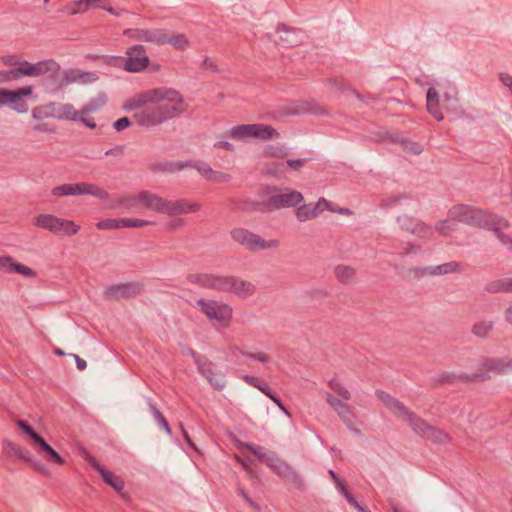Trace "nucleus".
Returning <instances> with one entry per match:
<instances>
[{"label":"nucleus","instance_id":"obj_37","mask_svg":"<svg viewBox=\"0 0 512 512\" xmlns=\"http://www.w3.org/2000/svg\"><path fill=\"white\" fill-rule=\"evenodd\" d=\"M31 115L36 120H43L49 117H55L54 103L33 108Z\"/></svg>","mask_w":512,"mask_h":512},{"label":"nucleus","instance_id":"obj_32","mask_svg":"<svg viewBox=\"0 0 512 512\" xmlns=\"http://www.w3.org/2000/svg\"><path fill=\"white\" fill-rule=\"evenodd\" d=\"M79 230V225H77L74 221L58 217L54 234L72 236L77 234Z\"/></svg>","mask_w":512,"mask_h":512},{"label":"nucleus","instance_id":"obj_21","mask_svg":"<svg viewBox=\"0 0 512 512\" xmlns=\"http://www.w3.org/2000/svg\"><path fill=\"white\" fill-rule=\"evenodd\" d=\"M486 372H480L472 375L473 380H485L491 376V373L512 372V360L490 359L484 364Z\"/></svg>","mask_w":512,"mask_h":512},{"label":"nucleus","instance_id":"obj_10","mask_svg":"<svg viewBox=\"0 0 512 512\" xmlns=\"http://www.w3.org/2000/svg\"><path fill=\"white\" fill-rule=\"evenodd\" d=\"M264 193L268 197L267 204L274 209L294 207L303 202L304 199L299 191L289 187L280 189L266 187Z\"/></svg>","mask_w":512,"mask_h":512},{"label":"nucleus","instance_id":"obj_43","mask_svg":"<svg viewBox=\"0 0 512 512\" xmlns=\"http://www.w3.org/2000/svg\"><path fill=\"white\" fill-rule=\"evenodd\" d=\"M428 435L426 438L432 440L433 442L439 443V444H445L449 441L448 434L444 433L443 431L436 430L433 427L427 428Z\"/></svg>","mask_w":512,"mask_h":512},{"label":"nucleus","instance_id":"obj_39","mask_svg":"<svg viewBox=\"0 0 512 512\" xmlns=\"http://www.w3.org/2000/svg\"><path fill=\"white\" fill-rule=\"evenodd\" d=\"M406 422L413 428V430L423 437H427L428 432L427 428H431L427 423L423 420L417 418L413 413L410 419H407Z\"/></svg>","mask_w":512,"mask_h":512},{"label":"nucleus","instance_id":"obj_33","mask_svg":"<svg viewBox=\"0 0 512 512\" xmlns=\"http://www.w3.org/2000/svg\"><path fill=\"white\" fill-rule=\"evenodd\" d=\"M57 218V216L52 214H39L33 218V224L38 228L54 233Z\"/></svg>","mask_w":512,"mask_h":512},{"label":"nucleus","instance_id":"obj_27","mask_svg":"<svg viewBox=\"0 0 512 512\" xmlns=\"http://www.w3.org/2000/svg\"><path fill=\"white\" fill-rule=\"evenodd\" d=\"M286 114L299 115L304 113H311L316 115H322L325 113L324 109L319 107L317 104L310 101H302L291 103L285 108Z\"/></svg>","mask_w":512,"mask_h":512},{"label":"nucleus","instance_id":"obj_52","mask_svg":"<svg viewBox=\"0 0 512 512\" xmlns=\"http://www.w3.org/2000/svg\"><path fill=\"white\" fill-rule=\"evenodd\" d=\"M125 62H126L125 57H121V56H110L106 59V63L108 65L123 68L124 70H125Z\"/></svg>","mask_w":512,"mask_h":512},{"label":"nucleus","instance_id":"obj_49","mask_svg":"<svg viewBox=\"0 0 512 512\" xmlns=\"http://www.w3.org/2000/svg\"><path fill=\"white\" fill-rule=\"evenodd\" d=\"M153 415H154V418H155L157 424L161 428H163L167 434H170L171 433V429H170V426H169L168 422L164 418V416L158 410H156V409H153Z\"/></svg>","mask_w":512,"mask_h":512},{"label":"nucleus","instance_id":"obj_26","mask_svg":"<svg viewBox=\"0 0 512 512\" xmlns=\"http://www.w3.org/2000/svg\"><path fill=\"white\" fill-rule=\"evenodd\" d=\"M4 445L8 453L26 462H30L35 471L41 474H47V468L38 461L33 462L30 455L27 452H24L18 445L10 441H5Z\"/></svg>","mask_w":512,"mask_h":512},{"label":"nucleus","instance_id":"obj_50","mask_svg":"<svg viewBox=\"0 0 512 512\" xmlns=\"http://www.w3.org/2000/svg\"><path fill=\"white\" fill-rule=\"evenodd\" d=\"M195 169L207 180L210 179L213 169L206 163L195 164Z\"/></svg>","mask_w":512,"mask_h":512},{"label":"nucleus","instance_id":"obj_6","mask_svg":"<svg viewBox=\"0 0 512 512\" xmlns=\"http://www.w3.org/2000/svg\"><path fill=\"white\" fill-rule=\"evenodd\" d=\"M230 235L235 242L252 252L274 250L280 246V241L278 239L266 240L244 228H234L230 232Z\"/></svg>","mask_w":512,"mask_h":512},{"label":"nucleus","instance_id":"obj_40","mask_svg":"<svg viewBox=\"0 0 512 512\" xmlns=\"http://www.w3.org/2000/svg\"><path fill=\"white\" fill-rule=\"evenodd\" d=\"M333 393L341 397L340 400L348 401L351 398V394L347 388H345L338 380L331 379L328 383Z\"/></svg>","mask_w":512,"mask_h":512},{"label":"nucleus","instance_id":"obj_64","mask_svg":"<svg viewBox=\"0 0 512 512\" xmlns=\"http://www.w3.org/2000/svg\"><path fill=\"white\" fill-rule=\"evenodd\" d=\"M267 153L269 155H273V156H277V157H282L284 155L282 148H278V147H270L267 150Z\"/></svg>","mask_w":512,"mask_h":512},{"label":"nucleus","instance_id":"obj_18","mask_svg":"<svg viewBox=\"0 0 512 512\" xmlns=\"http://www.w3.org/2000/svg\"><path fill=\"white\" fill-rule=\"evenodd\" d=\"M327 208H331V202L325 198H320L315 203L304 204L297 208L296 218L300 222H306L318 217Z\"/></svg>","mask_w":512,"mask_h":512},{"label":"nucleus","instance_id":"obj_1","mask_svg":"<svg viewBox=\"0 0 512 512\" xmlns=\"http://www.w3.org/2000/svg\"><path fill=\"white\" fill-rule=\"evenodd\" d=\"M123 109L133 112V119L138 125L150 128L180 115L185 110V101L177 90L158 87L127 98Z\"/></svg>","mask_w":512,"mask_h":512},{"label":"nucleus","instance_id":"obj_12","mask_svg":"<svg viewBox=\"0 0 512 512\" xmlns=\"http://www.w3.org/2000/svg\"><path fill=\"white\" fill-rule=\"evenodd\" d=\"M59 64L52 60H42L36 63H30L28 61H24L20 63L19 68H17V73L19 79L21 77H40L48 73H56L59 71Z\"/></svg>","mask_w":512,"mask_h":512},{"label":"nucleus","instance_id":"obj_51","mask_svg":"<svg viewBox=\"0 0 512 512\" xmlns=\"http://www.w3.org/2000/svg\"><path fill=\"white\" fill-rule=\"evenodd\" d=\"M344 495V497L346 498L347 502L353 506L354 508L358 509L359 511L361 512H369L367 511L364 507H362L358 502L357 500L346 490V488L344 490L341 491Z\"/></svg>","mask_w":512,"mask_h":512},{"label":"nucleus","instance_id":"obj_20","mask_svg":"<svg viewBox=\"0 0 512 512\" xmlns=\"http://www.w3.org/2000/svg\"><path fill=\"white\" fill-rule=\"evenodd\" d=\"M326 400L348 427H354L356 423V417L346 401H342L336 398L332 393H327Z\"/></svg>","mask_w":512,"mask_h":512},{"label":"nucleus","instance_id":"obj_56","mask_svg":"<svg viewBox=\"0 0 512 512\" xmlns=\"http://www.w3.org/2000/svg\"><path fill=\"white\" fill-rule=\"evenodd\" d=\"M244 356L251 357L253 359H256L260 362H267L269 357L264 352H258V353H243Z\"/></svg>","mask_w":512,"mask_h":512},{"label":"nucleus","instance_id":"obj_2","mask_svg":"<svg viewBox=\"0 0 512 512\" xmlns=\"http://www.w3.org/2000/svg\"><path fill=\"white\" fill-rule=\"evenodd\" d=\"M449 216L451 219L464 222L471 226L492 230L499 238L501 237V231L508 227V221L503 217L494 216L484 210L466 205L454 206L450 209Z\"/></svg>","mask_w":512,"mask_h":512},{"label":"nucleus","instance_id":"obj_47","mask_svg":"<svg viewBox=\"0 0 512 512\" xmlns=\"http://www.w3.org/2000/svg\"><path fill=\"white\" fill-rule=\"evenodd\" d=\"M19 79L17 68L0 71V84Z\"/></svg>","mask_w":512,"mask_h":512},{"label":"nucleus","instance_id":"obj_17","mask_svg":"<svg viewBox=\"0 0 512 512\" xmlns=\"http://www.w3.org/2000/svg\"><path fill=\"white\" fill-rule=\"evenodd\" d=\"M54 112L55 118L80 121L91 129L96 128L94 121L83 116L82 109L76 110L71 104L54 103Z\"/></svg>","mask_w":512,"mask_h":512},{"label":"nucleus","instance_id":"obj_59","mask_svg":"<svg viewBox=\"0 0 512 512\" xmlns=\"http://www.w3.org/2000/svg\"><path fill=\"white\" fill-rule=\"evenodd\" d=\"M183 225H184L183 219H180V218L173 219L168 223V229L175 230V229L181 228Z\"/></svg>","mask_w":512,"mask_h":512},{"label":"nucleus","instance_id":"obj_15","mask_svg":"<svg viewBox=\"0 0 512 512\" xmlns=\"http://www.w3.org/2000/svg\"><path fill=\"white\" fill-rule=\"evenodd\" d=\"M155 224L154 221L140 218H107L99 221L96 227L99 230H119L123 228H143Z\"/></svg>","mask_w":512,"mask_h":512},{"label":"nucleus","instance_id":"obj_3","mask_svg":"<svg viewBox=\"0 0 512 512\" xmlns=\"http://www.w3.org/2000/svg\"><path fill=\"white\" fill-rule=\"evenodd\" d=\"M195 308L215 327L228 328L233 318V308L220 300L200 298Z\"/></svg>","mask_w":512,"mask_h":512},{"label":"nucleus","instance_id":"obj_58","mask_svg":"<svg viewBox=\"0 0 512 512\" xmlns=\"http://www.w3.org/2000/svg\"><path fill=\"white\" fill-rule=\"evenodd\" d=\"M326 210H329L331 212H336V213H339V214L345 215V216L352 215V212L348 208H341V207L334 205L333 203H331V208H327Z\"/></svg>","mask_w":512,"mask_h":512},{"label":"nucleus","instance_id":"obj_9","mask_svg":"<svg viewBox=\"0 0 512 512\" xmlns=\"http://www.w3.org/2000/svg\"><path fill=\"white\" fill-rule=\"evenodd\" d=\"M237 448L249 450L261 462L268 465L270 468H272L275 472H277L280 476L284 478L289 479L294 476V472L291 470V468L286 463L281 461L274 452L268 451L262 447L257 448L252 444L240 441L237 442Z\"/></svg>","mask_w":512,"mask_h":512},{"label":"nucleus","instance_id":"obj_28","mask_svg":"<svg viewBox=\"0 0 512 512\" xmlns=\"http://www.w3.org/2000/svg\"><path fill=\"white\" fill-rule=\"evenodd\" d=\"M399 222L403 229L410 231L420 238H428L433 234L432 229L424 223L414 222L407 217L399 218Z\"/></svg>","mask_w":512,"mask_h":512},{"label":"nucleus","instance_id":"obj_57","mask_svg":"<svg viewBox=\"0 0 512 512\" xmlns=\"http://www.w3.org/2000/svg\"><path fill=\"white\" fill-rule=\"evenodd\" d=\"M305 163H306L305 159H295V160L287 161V165L294 170H299L300 168H302L305 165Z\"/></svg>","mask_w":512,"mask_h":512},{"label":"nucleus","instance_id":"obj_61","mask_svg":"<svg viewBox=\"0 0 512 512\" xmlns=\"http://www.w3.org/2000/svg\"><path fill=\"white\" fill-rule=\"evenodd\" d=\"M427 101H439V95L435 88H429L426 95Z\"/></svg>","mask_w":512,"mask_h":512},{"label":"nucleus","instance_id":"obj_16","mask_svg":"<svg viewBox=\"0 0 512 512\" xmlns=\"http://www.w3.org/2000/svg\"><path fill=\"white\" fill-rule=\"evenodd\" d=\"M129 39L147 42L155 45H163L164 29L158 28H129L123 31Z\"/></svg>","mask_w":512,"mask_h":512},{"label":"nucleus","instance_id":"obj_48","mask_svg":"<svg viewBox=\"0 0 512 512\" xmlns=\"http://www.w3.org/2000/svg\"><path fill=\"white\" fill-rule=\"evenodd\" d=\"M231 179L232 177L229 174L213 170L209 180L214 183H227Z\"/></svg>","mask_w":512,"mask_h":512},{"label":"nucleus","instance_id":"obj_8","mask_svg":"<svg viewBox=\"0 0 512 512\" xmlns=\"http://www.w3.org/2000/svg\"><path fill=\"white\" fill-rule=\"evenodd\" d=\"M18 428H20L26 436L30 439L32 446L36 451L49 463L63 465L65 460L63 457L50 446L39 434H37L33 428L23 420L16 422Z\"/></svg>","mask_w":512,"mask_h":512},{"label":"nucleus","instance_id":"obj_29","mask_svg":"<svg viewBox=\"0 0 512 512\" xmlns=\"http://www.w3.org/2000/svg\"><path fill=\"white\" fill-rule=\"evenodd\" d=\"M255 291V286L252 282L232 276L230 282V293H234L240 298H247Z\"/></svg>","mask_w":512,"mask_h":512},{"label":"nucleus","instance_id":"obj_42","mask_svg":"<svg viewBox=\"0 0 512 512\" xmlns=\"http://www.w3.org/2000/svg\"><path fill=\"white\" fill-rule=\"evenodd\" d=\"M89 9L90 8L87 4V1H85V0H77L65 8L66 12L69 15H76L79 13H84V12L88 11Z\"/></svg>","mask_w":512,"mask_h":512},{"label":"nucleus","instance_id":"obj_7","mask_svg":"<svg viewBox=\"0 0 512 512\" xmlns=\"http://www.w3.org/2000/svg\"><path fill=\"white\" fill-rule=\"evenodd\" d=\"M51 194L57 197L90 195L101 200L109 198V193L104 188L88 182L62 184L54 187Z\"/></svg>","mask_w":512,"mask_h":512},{"label":"nucleus","instance_id":"obj_55","mask_svg":"<svg viewBox=\"0 0 512 512\" xmlns=\"http://www.w3.org/2000/svg\"><path fill=\"white\" fill-rule=\"evenodd\" d=\"M500 82L507 88H509L512 93V76L507 73H501L499 75Z\"/></svg>","mask_w":512,"mask_h":512},{"label":"nucleus","instance_id":"obj_30","mask_svg":"<svg viewBox=\"0 0 512 512\" xmlns=\"http://www.w3.org/2000/svg\"><path fill=\"white\" fill-rule=\"evenodd\" d=\"M164 44H170L177 50H186L189 47V40L186 35L181 33H170L164 30Z\"/></svg>","mask_w":512,"mask_h":512},{"label":"nucleus","instance_id":"obj_13","mask_svg":"<svg viewBox=\"0 0 512 512\" xmlns=\"http://www.w3.org/2000/svg\"><path fill=\"white\" fill-rule=\"evenodd\" d=\"M125 70L130 73H139L150 66L149 57L142 45H133L126 51Z\"/></svg>","mask_w":512,"mask_h":512},{"label":"nucleus","instance_id":"obj_53","mask_svg":"<svg viewBox=\"0 0 512 512\" xmlns=\"http://www.w3.org/2000/svg\"><path fill=\"white\" fill-rule=\"evenodd\" d=\"M24 61L25 60H20L15 56H6L2 59L3 64L14 68H19L20 63H23Z\"/></svg>","mask_w":512,"mask_h":512},{"label":"nucleus","instance_id":"obj_31","mask_svg":"<svg viewBox=\"0 0 512 512\" xmlns=\"http://www.w3.org/2000/svg\"><path fill=\"white\" fill-rule=\"evenodd\" d=\"M275 40L279 41L283 45L293 46L299 42L298 33L295 30L289 29L285 26L278 27Z\"/></svg>","mask_w":512,"mask_h":512},{"label":"nucleus","instance_id":"obj_41","mask_svg":"<svg viewBox=\"0 0 512 512\" xmlns=\"http://www.w3.org/2000/svg\"><path fill=\"white\" fill-rule=\"evenodd\" d=\"M493 328V322L488 320L479 321L474 324L472 333L477 337H486Z\"/></svg>","mask_w":512,"mask_h":512},{"label":"nucleus","instance_id":"obj_44","mask_svg":"<svg viewBox=\"0 0 512 512\" xmlns=\"http://www.w3.org/2000/svg\"><path fill=\"white\" fill-rule=\"evenodd\" d=\"M188 281L193 284H199L202 287L208 288L210 281V274H190Z\"/></svg>","mask_w":512,"mask_h":512},{"label":"nucleus","instance_id":"obj_63","mask_svg":"<svg viewBox=\"0 0 512 512\" xmlns=\"http://www.w3.org/2000/svg\"><path fill=\"white\" fill-rule=\"evenodd\" d=\"M329 474H330V476L333 478V480L335 481L337 488H338L340 491L344 490V489H345V485H344V484H343V482H342V481L337 477V475H336L332 470H330V471H329Z\"/></svg>","mask_w":512,"mask_h":512},{"label":"nucleus","instance_id":"obj_5","mask_svg":"<svg viewBox=\"0 0 512 512\" xmlns=\"http://www.w3.org/2000/svg\"><path fill=\"white\" fill-rule=\"evenodd\" d=\"M156 194L142 190L134 193H125L116 196L110 208H123L126 212H133L139 207H144L155 212Z\"/></svg>","mask_w":512,"mask_h":512},{"label":"nucleus","instance_id":"obj_4","mask_svg":"<svg viewBox=\"0 0 512 512\" xmlns=\"http://www.w3.org/2000/svg\"><path fill=\"white\" fill-rule=\"evenodd\" d=\"M227 136L242 142L250 139L267 141L277 138L279 133L272 126L266 124H242L232 127L227 132Z\"/></svg>","mask_w":512,"mask_h":512},{"label":"nucleus","instance_id":"obj_11","mask_svg":"<svg viewBox=\"0 0 512 512\" xmlns=\"http://www.w3.org/2000/svg\"><path fill=\"white\" fill-rule=\"evenodd\" d=\"M200 210V204L186 199L168 200L156 194L155 212L169 216L195 213Z\"/></svg>","mask_w":512,"mask_h":512},{"label":"nucleus","instance_id":"obj_35","mask_svg":"<svg viewBox=\"0 0 512 512\" xmlns=\"http://www.w3.org/2000/svg\"><path fill=\"white\" fill-rule=\"evenodd\" d=\"M231 280H232V276H222V275L210 274V281H209L208 288L216 289L221 292H229Z\"/></svg>","mask_w":512,"mask_h":512},{"label":"nucleus","instance_id":"obj_60","mask_svg":"<svg viewBox=\"0 0 512 512\" xmlns=\"http://www.w3.org/2000/svg\"><path fill=\"white\" fill-rule=\"evenodd\" d=\"M214 147L215 148H219V149H225V150H228V151H233L234 150V146L233 144H231L230 142L228 141H219V142H216L214 144Z\"/></svg>","mask_w":512,"mask_h":512},{"label":"nucleus","instance_id":"obj_14","mask_svg":"<svg viewBox=\"0 0 512 512\" xmlns=\"http://www.w3.org/2000/svg\"><path fill=\"white\" fill-rule=\"evenodd\" d=\"M32 94V86H24L17 90L6 89L4 106L20 114L26 113L29 110V105L25 98L30 97Z\"/></svg>","mask_w":512,"mask_h":512},{"label":"nucleus","instance_id":"obj_36","mask_svg":"<svg viewBox=\"0 0 512 512\" xmlns=\"http://www.w3.org/2000/svg\"><path fill=\"white\" fill-rule=\"evenodd\" d=\"M355 269L348 265H338L334 269L336 278L342 283H350L355 276Z\"/></svg>","mask_w":512,"mask_h":512},{"label":"nucleus","instance_id":"obj_24","mask_svg":"<svg viewBox=\"0 0 512 512\" xmlns=\"http://www.w3.org/2000/svg\"><path fill=\"white\" fill-rule=\"evenodd\" d=\"M98 79V76L92 72H84L79 69H71L66 70L62 73V84H70V83H81L87 84L92 83Z\"/></svg>","mask_w":512,"mask_h":512},{"label":"nucleus","instance_id":"obj_62","mask_svg":"<svg viewBox=\"0 0 512 512\" xmlns=\"http://www.w3.org/2000/svg\"><path fill=\"white\" fill-rule=\"evenodd\" d=\"M259 204L250 200H245L241 206L243 210H256Z\"/></svg>","mask_w":512,"mask_h":512},{"label":"nucleus","instance_id":"obj_46","mask_svg":"<svg viewBox=\"0 0 512 512\" xmlns=\"http://www.w3.org/2000/svg\"><path fill=\"white\" fill-rule=\"evenodd\" d=\"M427 111L430 115H432L436 120H443V114L439 110V101H427Z\"/></svg>","mask_w":512,"mask_h":512},{"label":"nucleus","instance_id":"obj_25","mask_svg":"<svg viewBox=\"0 0 512 512\" xmlns=\"http://www.w3.org/2000/svg\"><path fill=\"white\" fill-rule=\"evenodd\" d=\"M92 466L100 473L103 480L110 485L113 489H115L117 492L121 493L123 497H125L124 493V480L114 473L106 470L103 466H101L98 462L95 460L91 461Z\"/></svg>","mask_w":512,"mask_h":512},{"label":"nucleus","instance_id":"obj_22","mask_svg":"<svg viewBox=\"0 0 512 512\" xmlns=\"http://www.w3.org/2000/svg\"><path fill=\"white\" fill-rule=\"evenodd\" d=\"M376 397L398 418L406 421L412 413L397 399L384 391H376Z\"/></svg>","mask_w":512,"mask_h":512},{"label":"nucleus","instance_id":"obj_45","mask_svg":"<svg viewBox=\"0 0 512 512\" xmlns=\"http://www.w3.org/2000/svg\"><path fill=\"white\" fill-rule=\"evenodd\" d=\"M455 223L451 220H442L436 225V230L442 235H450L455 230Z\"/></svg>","mask_w":512,"mask_h":512},{"label":"nucleus","instance_id":"obj_38","mask_svg":"<svg viewBox=\"0 0 512 512\" xmlns=\"http://www.w3.org/2000/svg\"><path fill=\"white\" fill-rule=\"evenodd\" d=\"M107 102V98L105 95H99L96 98L92 99L87 105L82 108V114L84 117L90 113L98 111L101 107H103Z\"/></svg>","mask_w":512,"mask_h":512},{"label":"nucleus","instance_id":"obj_23","mask_svg":"<svg viewBox=\"0 0 512 512\" xmlns=\"http://www.w3.org/2000/svg\"><path fill=\"white\" fill-rule=\"evenodd\" d=\"M0 271L8 274L17 273L26 278H33L36 276V272L32 268L17 262L10 256L0 257Z\"/></svg>","mask_w":512,"mask_h":512},{"label":"nucleus","instance_id":"obj_54","mask_svg":"<svg viewBox=\"0 0 512 512\" xmlns=\"http://www.w3.org/2000/svg\"><path fill=\"white\" fill-rule=\"evenodd\" d=\"M131 125V121L129 120V118L127 117H122L120 119H118L115 123H114V128L117 130V131H121V130H124L126 128H128L129 126Z\"/></svg>","mask_w":512,"mask_h":512},{"label":"nucleus","instance_id":"obj_34","mask_svg":"<svg viewBox=\"0 0 512 512\" xmlns=\"http://www.w3.org/2000/svg\"><path fill=\"white\" fill-rule=\"evenodd\" d=\"M460 270V266L456 262H449L437 266H431L424 269L425 274L430 275H444L449 273L458 272Z\"/></svg>","mask_w":512,"mask_h":512},{"label":"nucleus","instance_id":"obj_19","mask_svg":"<svg viewBox=\"0 0 512 512\" xmlns=\"http://www.w3.org/2000/svg\"><path fill=\"white\" fill-rule=\"evenodd\" d=\"M196 363L200 374L205 377L210 384L216 388H222L225 385L224 375L217 371L214 364L206 358H197Z\"/></svg>","mask_w":512,"mask_h":512}]
</instances>
